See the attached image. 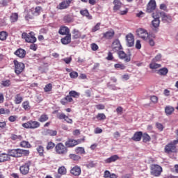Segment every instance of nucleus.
Masks as SVG:
<instances>
[{"label":"nucleus","instance_id":"052dcab7","mask_svg":"<svg viewBox=\"0 0 178 178\" xmlns=\"http://www.w3.org/2000/svg\"><path fill=\"white\" fill-rule=\"evenodd\" d=\"M63 62H65L67 65H69L70 62H72V57H67L63 59Z\"/></svg>","mask_w":178,"mask_h":178},{"label":"nucleus","instance_id":"774afa93","mask_svg":"<svg viewBox=\"0 0 178 178\" xmlns=\"http://www.w3.org/2000/svg\"><path fill=\"white\" fill-rule=\"evenodd\" d=\"M111 175V172H109V171H108V170H106V171L104 172V178L110 177Z\"/></svg>","mask_w":178,"mask_h":178},{"label":"nucleus","instance_id":"37998d69","mask_svg":"<svg viewBox=\"0 0 178 178\" xmlns=\"http://www.w3.org/2000/svg\"><path fill=\"white\" fill-rule=\"evenodd\" d=\"M143 140V143H148V141H150L151 140V137L149 136V135L147 134H144L142 136Z\"/></svg>","mask_w":178,"mask_h":178},{"label":"nucleus","instance_id":"de8ad7c7","mask_svg":"<svg viewBox=\"0 0 178 178\" xmlns=\"http://www.w3.org/2000/svg\"><path fill=\"white\" fill-rule=\"evenodd\" d=\"M44 90L45 92H49V91L52 90V84L51 83H48L47 85L45 86Z\"/></svg>","mask_w":178,"mask_h":178},{"label":"nucleus","instance_id":"f3484780","mask_svg":"<svg viewBox=\"0 0 178 178\" xmlns=\"http://www.w3.org/2000/svg\"><path fill=\"white\" fill-rule=\"evenodd\" d=\"M127 38V47H133L134 45V35L129 33L126 36Z\"/></svg>","mask_w":178,"mask_h":178},{"label":"nucleus","instance_id":"e2e57ef3","mask_svg":"<svg viewBox=\"0 0 178 178\" xmlns=\"http://www.w3.org/2000/svg\"><path fill=\"white\" fill-rule=\"evenodd\" d=\"M135 47L136 49H141V42L140 40H136Z\"/></svg>","mask_w":178,"mask_h":178},{"label":"nucleus","instance_id":"412c9836","mask_svg":"<svg viewBox=\"0 0 178 178\" xmlns=\"http://www.w3.org/2000/svg\"><path fill=\"white\" fill-rule=\"evenodd\" d=\"M72 41V35L70 34H67L65 37L61 39V42L63 45H67V44H70Z\"/></svg>","mask_w":178,"mask_h":178},{"label":"nucleus","instance_id":"79ce46f5","mask_svg":"<svg viewBox=\"0 0 178 178\" xmlns=\"http://www.w3.org/2000/svg\"><path fill=\"white\" fill-rule=\"evenodd\" d=\"M80 13L81 15H82V16H86V17L91 19V17H90V13H88V10H81L80 11Z\"/></svg>","mask_w":178,"mask_h":178},{"label":"nucleus","instance_id":"6e6d98bb","mask_svg":"<svg viewBox=\"0 0 178 178\" xmlns=\"http://www.w3.org/2000/svg\"><path fill=\"white\" fill-rule=\"evenodd\" d=\"M57 117L60 120H62V119H64V120H65V119H67V116L65 115V113H59Z\"/></svg>","mask_w":178,"mask_h":178},{"label":"nucleus","instance_id":"1a4fd4ad","mask_svg":"<svg viewBox=\"0 0 178 178\" xmlns=\"http://www.w3.org/2000/svg\"><path fill=\"white\" fill-rule=\"evenodd\" d=\"M30 166H31V161H27L24 165L20 166L19 171L22 175H29V172L30 170Z\"/></svg>","mask_w":178,"mask_h":178},{"label":"nucleus","instance_id":"f8f14e48","mask_svg":"<svg viewBox=\"0 0 178 178\" xmlns=\"http://www.w3.org/2000/svg\"><path fill=\"white\" fill-rule=\"evenodd\" d=\"M160 17L163 23H172V17L170 15H166L164 12L159 13Z\"/></svg>","mask_w":178,"mask_h":178},{"label":"nucleus","instance_id":"393cba45","mask_svg":"<svg viewBox=\"0 0 178 178\" xmlns=\"http://www.w3.org/2000/svg\"><path fill=\"white\" fill-rule=\"evenodd\" d=\"M15 55H16L19 58H24V56H26V50H24L23 49H18L15 52Z\"/></svg>","mask_w":178,"mask_h":178},{"label":"nucleus","instance_id":"a878e982","mask_svg":"<svg viewBox=\"0 0 178 178\" xmlns=\"http://www.w3.org/2000/svg\"><path fill=\"white\" fill-rule=\"evenodd\" d=\"M159 76H166L169 73V70L167 67H163L156 71Z\"/></svg>","mask_w":178,"mask_h":178},{"label":"nucleus","instance_id":"69168bd1","mask_svg":"<svg viewBox=\"0 0 178 178\" xmlns=\"http://www.w3.org/2000/svg\"><path fill=\"white\" fill-rule=\"evenodd\" d=\"M65 98L66 101L68 102V103L69 102H73V98H72L70 97V95H67Z\"/></svg>","mask_w":178,"mask_h":178},{"label":"nucleus","instance_id":"603ef678","mask_svg":"<svg viewBox=\"0 0 178 178\" xmlns=\"http://www.w3.org/2000/svg\"><path fill=\"white\" fill-rule=\"evenodd\" d=\"M145 41L149 42L150 47H154L155 45V41H154V40L151 38V37L149 36L148 37L147 40H145Z\"/></svg>","mask_w":178,"mask_h":178},{"label":"nucleus","instance_id":"cd10ccee","mask_svg":"<svg viewBox=\"0 0 178 178\" xmlns=\"http://www.w3.org/2000/svg\"><path fill=\"white\" fill-rule=\"evenodd\" d=\"M173 112H175V108H173V106H165V113L167 115V116L172 115V113H173Z\"/></svg>","mask_w":178,"mask_h":178},{"label":"nucleus","instance_id":"6ab92c4d","mask_svg":"<svg viewBox=\"0 0 178 178\" xmlns=\"http://www.w3.org/2000/svg\"><path fill=\"white\" fill-rule=\"evenodd\" d=\"M141 138H143V132L138 131L134 134L131 140H133V141H141Z\"/></svg>","mask_w":178,"mask_h":178},{"label":"nucleus","instance_id":"2f4dec72","mask_svg":"<svg viewBox=\"0 0 178 178\" xmlns=\"http://www.w3.org/2000/svg\"><path fill=\"white\" fill-rule=\"evenodd\" d=\"M67 170L65 166H61L58 169V175L63 176V175H66Z\"/></svg>","mask_w":178,"mask_h":178},{"label":"nucleus","instance_id":"680f3d73","mask_svg":"<svg viewBox=\"0 0 178 178\" xmlns=\"http://www.w3.org/2000/svg\"><path fill=\"white\" fill-rule=\"evenodd\" d=\"M106 59H107V60H113V55L112 54V52L109 51L108 53Z\"/></svg>","mask_w":178,"mask_h":178},{"label":"nucleus","instance_id":"0e129e2a","mask_svg":"<svg viewBox=\"0 0 178 178\" xmlns=\"http://www.w3.org/2000/svg\"><path fill=\"white\" fill-rule=\"evenodd\" d=\"M92 51H98V45L95 43L91 44Z\"/></svg>","mask_w":178,"mask_h":178},{"label":"nucleus","instance_id":"2eb2a0df","mask_svg":"<svg viewBox=\"0 0 178 178\" xmlns=\"http://www.w3.org/2000/svg\"><path fill=\"white\" fill-rule=\"evenodd\" d=\"M73 0H64L63 2L60 3L58 5V9L60 10L63 9H67L69 6H70V3H72Z\"/></svg>","mask_w":178,"mask_h":178},{"label":"nucleus","instance_id":"c9c22d12","mask_svg":"<svg viewBox=\"0 0 178 178\" xmlns=\"http://www.w3.org/2000/svg\"><path fill=\"white\" fill-rule=\"evenodd\" d=\"M69 95H70V97H72L73 98H79L80 97V93L74 90H72L69 92Z\"/></svg>","mask_w":178,"mask_h":178},{"label":"nucleus","instance_id":"a18cd8bd","mask_svg":"<svg viewBox=\"0 0 178 178\" xmlns=\"http://www.w3.org/2000/svg\"><path fill=\"white\" fill-rule=\"evenodd\" d=\"M41 10H42V8L40 6H38L35 8V11L33 12V15L35 16H38L40 13H41Z\"/></svg>","mask_w":178,"mask_h":178},{"label":"nucleus","instance_id":"7ed1b4c3","mask_svg":"<svg viewBox=\"0 0 178 178\" xmlns=\"http://www.w3.org/2000/svg\"><path fill=\"white\" fill-rule=\"evenodd\" d=\"M151 169V175L152 176H155L156 177H158V176H161V173H162V167H161L158 164H152L150 166Z\"/></svg>","mask_w":178,"mask_h":178},{"label":"nucleus","instance_id":"39448f33","mask_svg":"<svg viewBox=\"0 0 178 178\" xmlns=\"http://www.w3.org/2000/svg\"><path fill=\"white\" fill-rule=\"evenodd\" d=\"M56 154L58 155H65L67 152V148H66L65 145L63 143H60L57 144L55 147Z\"/></svg>","mask_w":178,"mask_h":178},{"label":"nucleus","instance_id":"5701e85b","mask_svg":"<svg viewBox=\"0 0 178 178\" xmlns=\"http://www.w3.org/2000/svg\"><path fill=\"white\" fill-rule=\"evenodd\" d=\"M119 159V156L118 155H113L110 158L106 159L104 160L105 163H112V162H116Z\"/></svg>","mask_w":178,"mask_h":178},{"label":"nucleus","instance_id":"bf43d9fd","mask_svg":"<svg viewBox=\"0 0 178 178\" xmlns=\"http://www.w3.org/2000/svg\"><path fill=\"white\" fill-rule=\"evenodd\" d=\"M73 34H74V38H80V34L79 33V31L74 29Z\"/></svg>","mask_w":178,"mask_h":178},{"label":"nucleus","instance_id":"72a5a7b5","mask_svg":"<svg viewBox=\"0 0 178 178\" xmlns=\"http://www.w3.org/2000/svg\"><path fill=\"white\" fill-rule=\"evenodd\" d=\"M20 146L23 148H30L31 147V145L29 141L23 140L20 143Z\"/></svg>","mask_w":178,"mask_h":178},{"label":"nucleus","instance_id":"f03ea898","mask_svg":"<svg viewBox=\"0 0 178 178\" xmlns=\"http://www.w3.org/2000/svg\"><path fill=\"white\" fill-rule=\"evenodd\" d=\"M22 37L26 42H31V44H34L37 41V38L34 36V32H30L29 34L23 33Z\"/></svg>","mask_w":178,"mask_h":178},{"label":"nucleus","instance_id":"c85d7f7f","mask_svg":"<svg viewBox=\"0 0 178 178\" xmlns=\"http://www.w3.org/2000/svg\"><path fill=\"white\" fill-rule=\"evenodd\" d=\"M15 98V102L16 105H19L23 102V97H22V95H20V94H17Z\"/></svg>","mask_w":178,"mask_h":178},{"label":"nucleus","instance_id":"8fccbe9b","mask_svg":"<svg viewBox=\"0 0 178 178\" xmlns=\"http://www.w3.org/2000/svg\"><path fill=\"white\" fill-rule=\"evenodd\" d=\"M29 154H30L29 150L19 149V157L22 156V155L27 156Z\"/></svg>","mask_w":178,"mask_h":178},{"label":"nucleus","instance_id":"864d4df0","mask_svg":"<svg viewBox=\"0 0 178 178\" xmlns=\"http://www.w3.org/2000/svg\"><path fill=\"white\" fill-rule=\"evenodd\" d=\"M1 85L3 86V87H9V86H10V80L2 81Z\"/></svg>","mask_w":178,"mask_h":178},{"label":"nucleus","instance_id":"49530a36","mask_svg":"<svg viewBox=\"0 0 178 178\" xmlns=\"http://www.w3.org/2000/svg\"><path fill=\"white\" fill-rule=\"evenodd\" d=\"M37 151L40 156H42V155H44V147L39 145L37 147Z\"/></svg>","mask_w":178,"mask_h":178},{"label":"nucleus","instance_id":"c03bdc74","mask_svg":"<svg viewBox=\"0 0 178 178\" xmlns=\"http://www.w3.org/2000/svg\"><path fill=\"white\" fill-rule=\"evenodd\" d=\"M96 118L98 120H105V119H106V115L104 113H98Z\"/></svg>","mask_w":178,"mask_h":178},{"label":"nucleus","instance_id":"bb28decb","mask_svg":"<svg viewBox=\"0 0 178 178\" xmlns=\"http://www.w3.org/2000/svg\"><path fill=\"white\" fill-rule=\"evenodd\" d=\"M149 69H152V70L155 69H159L162 67V65L156 63L155 61H152L149 65Z\"/></svg>","mask_w":178,"mask_h":178},{"label":"nucleus","instance_id":"b1692460","mask_svg":"<svg viewBox=\"0 0 178 178\" xmlns=\"http://www.w3.org/2000/svg\"><path fill=\"white\" fill-rule=\"evenodd\" d=\"M113 3H114L113 10L115 12H118V10H120V8H122V3L120 2V0H114Z\"/></svg>","mask_w":178,"mask_h":178},{"label":"nucleus","instance_id":"58836bf2","mask_svg":"<svg viewBox=\"0 0 178 178\" xmlns=\"http://www.w3.org/2000/svg\"><path fill=\"white\" fill-rule=\"evenodd\" d=\"M162 59V54H157L154 58H152V62H161Z\"/></svg>","mask_w":178,"mask_h":178},{"label":"nucleus","instance_id":"3c124183","mask_svg":"<svg viewBox=\"0 0 178 178\" xmlns=\"http://www.w3.org/2000/svg\"><path fill=\"white\" fill-rule=\"evenodd\" d=\"M70 159H72L73 161H79L81 157L79 155L71 154H70Z\"/></svg>","mask_w":178,"mask_h":178},{"label":"nucleus","instance_id":"a211bd4d","mask_svg":"<svg viewBox=\"0 0 178 178\" xmlns=\"http://www.w3.org/2000/svg\"><path fill=\"white\" fill-rule=\"evenodd\" d=\"M71 175H73L74 176H80L81 175V168L79 166H74L72 168V169L70 170Z\"/></svg>","mask_w":178,"mask_h":178},{"label":"nucleus","instance_id":"0eeeda50","mask_svg":"<svg viewBox=\"0 0 178 178\" xmlns=\"http://www.w3.org/2000/svg\"><path fill=\"white\" fill-rule=\"evenodd\" d=\"M14 65H15V73H16L17 75L20 74L23 70H24V63H20L16 60H14Z\"/></svg>","mask_w":178,"mask_h":178},{"label":"nucleus","instance_id":"4be33fe9","mask_svg":"<svg viewBox=\"0 0 178 178\" xmlns=\"http://www.w3.org/2000/svg\"><path fill=\"white\" fill-rule=\"evenodd\" d=\"M8 161H10V156H9L8 154H0V163H2V162H6Z\"/></svg>","mask_w":178,"mask_h":178},{"label":"nucleus","instance_id":"20e7f679","mask_svg":"<svg viewBox=\"0 0 178 178\" xmlns=\"http://www.w3.org/2000/svg\"><path fill=\"white\" fill-rule=\"evenodd\" d=\"M41 126V124L38 121L29 120L22 124V127L24 129H38Z\"/></svg>","mask_w":178,"mask_h":178},{"label":"nucleus","instance_id":"ea45409f","mask_svg":"<svg viewBox=\"0 0 178 178\" xmlns=\"http://www.w3.org/2000/svg\"><path fill=\"white\" fill-rule=\"evenodd\" d=\"M75 152L81 155L83 154H86V150H84V147H76Z\"/></svg>","mask_w":178,"mask_h":178},{"label":"nucleus","instance_id":"4c0bfd02","mask_svg":"<svg viewBox=\"0 0 178 178\" xmlns=\"http://www.w3.org/2000/svg\"><path fill=\"white\" fill-rule=\"evenodd\" d=\"M114 67L115 69H120V70H124V69H126V66L120 63L115 64Z\"/></svg>","mask_w":178,"mask_h":178},{"label":"nucleus","instance_id":"4468645a","mask_svg":"<svg viewBox=\"0 0 178 178\" xmlns=\"http://www.w3.org/2000/svg\"><path fill=\"white\" fill-rule=\"evenodd\" d=\"M122 47V44H120V42L118 40H115L112 44V51L113 52H118L121 51Z\"/></svg>","mask_w":178,"mask_h":178},{"label":"nucleus","instance_id":"9d476101","mask_svg":"<svg viewBox=\"0 0 178 178\" xmlns=\"http://www.w3.org/2000/svg\"><path fill=\"white\" fill-rule=\"evenodd\" d=\"M155 9H156V2L155 0H150L147 6L146 12L147 13H152Z\"/></svg>","mask_w":178,"mask_h":178},{"label":"nucleus","instance_id":"423d86ee","mask_svg":"<svg viewBox=\"0 0 178 178\" xmlns=\"http://www.w3.org/2000/svg\"><path fill=\"white\" fill-rule=\"evenodd\" d=\"M136 34L140 38H142V40H144V41H148V38L149 37V34H148V32L147 31V30L141 28L138 29L136 31Z\"/></svg>","mask_w":178,"mask_h":178},{"label":"nucleus","instance_id":"f704fd0d","mask_svg":"<svg viewBox=\"0 0 178 178\" xmlns=\"http://www.w3.org/2000/svg\"><path fill=\"white\" fill-rule=\"evenodd\" d=\"M17 19H19V15L17 13H13L10 16V21L12 23H15V22H17Z\"/></svg>","mask_w":178,"mask_h":178},{"label":"nucleus","instance_id":"338daca9","mask_svg":"<svg viewBox=\"0 0 178 178\" xmlns=\"http://www.w3.org/2000/svg\"><path fill=\"white\" fill-rule=\"evenodd\" d=\"M97 109H99V111H101L102 109H105V106L104 104H98L96 106Z\"/></svg>","mask_w":178,"mask_h":178},{"label":"nucleus","instance_id":"4d7b16f0","mask_svg":"<svg viewBox=\"0 0 178 178\" xmlns=\"http://www.w3.org/2000/svg\"><path fill=\"white\" fill-rule=\"evenodd\" d=\"M70 76L71 79H76V77H79V74L76 72H72L70 73Z\"/></svg>","mask_w":178,"mask_h":178},{"label":"nucleus","instance_id":"f257e3e1","mask_svg":"<svg viewBox=\"0 0 178 178\" xmlns=\"http://www.w3.org/2000/svg\"><path fill=\"white\" fill-rule=\"evenodd\" d=\"M152 17L154 20L152 21V26L153 27V30H156L159 27V24H161V20L159 19V12L156 11V13H153L152 14Z\"/></svg>","mask_w":178,"mask_h":178},{"label":"nucleus","instance_id":"dca6fc26","mask_svg":"<svg viewBox=\"0 0 178 178\" xmlns=\"http://www.w3.org/2000/svg\"><path fill=\"white\" fill-rule=\"evenodd\" d=\"M7 155H8V156H13L14 158H19V149H8Z\"/></svg>","mask_w":178,"mask_h":178},{"label":"nucleus","instance_id":"473e14b6","mask_svg":"<svg viewBox=\"0 0 178 178\" xmlns=\"http://www.w3.org/2000/svg\"><path fill=\"white\" fill-rule=\"evenodd\" d=\"M115 35V32L114 31H108L104 33V38H112Z\"/></svg>","mask_w":178,"mask_h":178},{"label":"nucleus","instance_id":"ddd939ff","mask_svg":"<svg viewBox=\"0 0 178 178\" xmlns=\"http://www.w3.org/2000/svg\"><path fill=\"white\" fill-rule=\"evenodd\" d=\"M80 143H81V140H76L74 139H69L65 142V145L67 148H70L72 147H75V145L80 144Z\"/></svg>","mask_w":178,"mask_h":178},{"label":"nucleus","instance_id":"13d9d810","mask_svg":"<svg viewBox=\"0 0 178 178\" xmlns=\"http://www.w3.org/2000/svg\"><path fill=\"white\" fill-rule=\"evenodd\" d=\"M156 127H157L158 130L160 131H163V125L161 123L157 122L156 123Z\"/></svg>","mask_w":178,"mask_h":178},{"label":"nucleus","instance_id":"09e8293b","mask_svg":"<svg viewBox=\"0 0 178 178\" xmlns=\"http://www.w3.org/2000/svg\"><path fill=\"white\" fill-rule=\"evenodd\" d=\"M101 29V23H97L92 29V33H95V31H98Z\"/></svg>","mask_w":178,"mask_h":178},{"label":"nucleus","instance_id":"a19ab883","mask_svg":"<svg viewBox=\"0 0 178 178\" xmlns=\"http://www.w3.org/2000/svg\"><path fill=\"white\" fill-rule=\"evenodd\" d=\"M22 108H24L25 111H30V104L29 103V101L22 103Z\"/></svg>","mask_w":178,"mask_h":178},{"label":"nucleus","instance_id":"e433bc0d","mask_svg":"<svg viewBox=\"0 0 178 178\" xmlns=\"http://www.w3.org/2000/svg\"><path fill=\"white\" fill-rule=\"evenodd\" d=\"M8 37V33L6 31L0 32V40L1 41H5Z\"/></svg>","mask_w":178,"mask_h":178},{"label":"nucleus","instance_id":"9b49d317","mask_svg":"<svg viewBox=\"0 0 178 178\" xmlns=\"http://www.w3.org/2000/svg\"><path fill=\"white\" fill-rule=\"evenodd\" d=\"M176 145L177 144H175L173 140L172 143H170L165 146V152H168V154H170V152H177V149H176Z\"/></svg>","mask_w":178,"mask_h":178},{"label":"nucleus","instance_id":"aec40b11","mask_svg":"<svg viewBox=\"0 0 178 178\" xmlns=\"http://www.w3.org/2000/svg\"><path fill=\"white\" fill-rule=\"evenodd\" d=\"M70 30L67 26H61L58 31L59 34L61 35H67V34H70Z\"/></svg>","mask_w":178,"mask_h":178},{"label":"nucleus","instance_id":"c756f323","mask_svg":"<svg viewBox=\"0 0 178 178\" xmlns=\"http://www.w3.org/2000/svg\"><path fill=\"white\" fill-rule=\"evenodd\" d=\"M46 136H56L58 132L56 130L47 129L44 131Z\"/></svg>","mask_w":178,"mask_h":178},{"label":"nucleus","instance_id":"7c9ffc66","mask_svg":"<svg viewBox=\"0 0 178 178\" xmlns=\"http://www.w3.org/2000/svg\"><path fill=\"white\" fill-rule=\"evenodd\" d=\"M49 118L47 114H42L40 115V117L38 118V121L40 122V123H44L48 120Z\"/></svg>","mask_w":178,"mask_h":178},{"label":"nucleus","instance_id":"5fc2aeb1","mask_svg":"<svg viewBox=\"0 0 178 178\" xmlns=\"http://www.w3.org/2000/svg\"><path fill=\"white\" fill-rule=\"evenodd\" d=\"M55 147V143L52 142H49L47 146V149H52Z\"/></svg>","mask_w":178,"mask_h":178},{"label":"nucleus","instance_id":"6e6552de","mask_svg":"<svg viewBox=\"0 0 178 178\" xmlns=\"http://www.w3.org/2000/svg\"><path fill=\"white\" fill-rule=\"evenodd\" d=\"M118 56L120 59H122L124 62H130L131 60V53L129 52L128 54H127L124 51H120L118 53Z\"/></svg>","mask_w":178,"mask_h":178}]
</instances>
